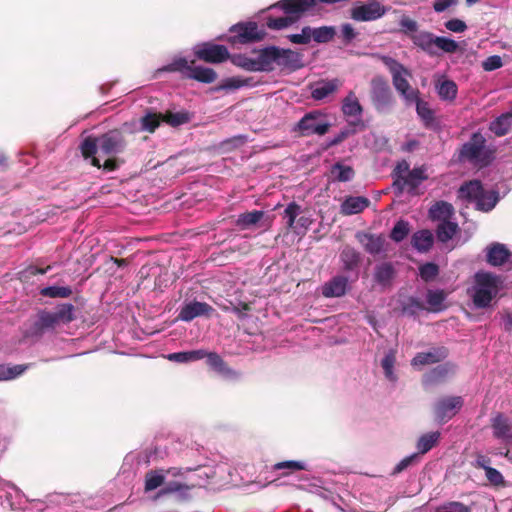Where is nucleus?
Masks as SVG:
<instances>
[{
	"label": "nucleus",
	"mask_w": 512,
	"mask_h": 512,
	"mask_svg": "<svg viewBox=\"0 0 512 512\" xmlns=\"http://www.w3.org/2000/svg\"><path fill=\"white\" fill-rule=\"evenodd\" d=\"M165 357L172 362L189 363L192 361V351L170 353Z\"/></svg>",
	"instance_id": "obj_55"
},
{
	"label": "nucleus",
	"mask_w": 512,
	"mask_h": 512,
	"mask_svg": "<svg viewBox=\"0 0 512 512\" xmlns=\"http://www.w3.org/2000/svg\"><path fill=\"white\" fill-rule=\"evenodd\" d=\"M331 174L334 179L345 182L353 178L354 170L348 165L337 163L332 167Z\"/></svg>",
	"instance_id": "obj_43"
},
{
	"label": "nucleus",
	"mask_w": 512,
	"mask_h": 512,
	"mask_svg": "<svg viewBox=\"0 0 512 512\" xmlns=\"http://www.w3.org/2000/svg\"><path fill=\"white\" fill-rule=\"evenodd\" d=\"M311 224L312 219L310 217L300 216L299 218H297L293 231L298 235L304 234Z\"/></svg>",
	"instance_id": "obj_57"
},
{
	"label": "nucleus",
	"mask_w": 512,
	"mask_h": 512,
	"mask_svg": "<svg viewBox=\"0 0 512 512\" xmlns=\"http://www.w3.org/2000/svg\"><path fill=\"white\" fill-rule=\"evenodd\" d=\"M448 373V368L444 366H439L435 369H433L426 378L427 382H433L436 381L442 377H444Z\"/></svg>",
	"instance_id": "obj_62"
},
{
	"label": "nucleus",
	"mask_w": 512,
	"mask_h": 512,
	"mask_svg": "<svg viewBox=\"0 0 512 512\" xmlns=\"http://www.w3.org/2000/svg\"><path fill=\"white\" fill-rule=\"evenodd\" d=\"M439 438H440V433L437 431L426 433V434L422 435L418 439V442H417V449H418L419 453H421V454L427 453L430 449H432L436 445Z\"/></svg>",
	"instance_id": "obj_37"
},
{
	"label": "nucleus",
	"mask_w": 512,
	"mask_h": 512,
	"mask_svg": "<svg viewBox=\"0 0 512 512\" xmlns=\"http://www.w3.org/2000/svg\"><path fill=\"white\" fill-rule=\"evenodd\" d=\"M459 49V44L448 37L436 36L435 39V55L438 54L439 51L444 53H455Z\"/></svg>",
	"instance_id": "obj_40"
},
{
	"label": "nucleus",
	"mask_w": 512,
	"mask_h": 512,
	"mask_svg": "<svg viewBox=\"0 0 512 512\" xmlns=\"http://www.w3.org/2000/svg\"><path fill=\"white\" fill-rule=\"evenodd\" d=\"M482 66L486 71H493L502 66V59L498 55L490 56L485 61H483Z\"/></svg>",
	"instance_id": "obj_59"
},
{
	"label": "nucleus",
	"mask_w": 512,
	"mask_h": 512,
	"mask_svg": "<svg viewBox=\"0 0 512 512\" xmlns=\"http://www.w3.org/2000/svg\"><path fill=\"white\" fill-rule=\"evenodd\" d=\"M340 86L341 82L338 79L319 81L313 86L312 97L315 100H323L335 93Z\"/></svg>",
	"instance_id": "obj_23"
},
{
	"label": "nucleus",
	"mask_w": 512,
	"mask_h": 512,
	"mask_svg": "<svg viewBox=\"0 0 512 512\" xmlns=\"http://www.w3.org/2000/svg\"><path fill=\"white\" fill-rule=\"evenodd\" d=\"M458 231V225L452 221H444L437 226V238L441 242H447L453 238Z\"/></svg>",
	"instance_id": "obj_36"
},
{
	"label": "nucleus",
	"mask_w": 512,
	"mask_h": 512,
	"mask_svg": "<svg viewBox=\"0 0 512 512\" xmlns=\"http://www.w3.org/2000/svg\"><path fill=\"white\" fill-rule=\"evenodd\" d=\"M438 274V267L433 263H427L420 267V276L428 281L433 279Z\"/></svg>",
	"instance_id": "obj_56"
},
{
	"label": "nucleus",
	"mask_w": 512,
	"mask_h": 512,
	"mask_svg": "<svg viewBox=\"0 0 512 512\" xmlns=\"http://www.w3.org/2000/svg\"><path fill=\"white\" fill-rule=\"evenodd\" d=\"M409 233V225L405 221H398L393 227L390 237L396 241H402Z\"/></svg>",
	"instance_id": "obj_51"
},
{
	"label": "nucleus",
	"mask_w": 512,
	"mask_h": 512,
	"mask_svg": "<svg viewBox=\"0 0 512 512\" xmlns=\"http://www.w3.org/2000/svg\"><path fill=\"white\" fill-rule=\"evenodd\" d=\"M393 275V268L390 264H381L376 268L375 278L380 283L388 282Z\"/></svg>",
	"instance_id": "obj_52"
},
{
	"label": "nucleus",
	"mask_w": 512,
	"mask_h": 512,
	"mask_svg": "<svg viewBox=\"0 0 512 512\" xmlns=\"http://www.w3.org/2000/svg\"><path fill=\"white\" fill-rule=\"evenodd\" d=\"M164 270L165 269L160 265L153 263L142 266L140 268L139 274L140 278L143 280L154 278V286L161 287L164 281H162L160 278Z\"/></svg>",
	"instance_id": "obj_31"
},
{
	"label": "nucleus",
	"mask_w": 512,
	"mask_h": 512,
	"mask_svg": "<svg viewBox=\"0 0 512 512\" xmlns=\"http://www.w3.org/2000/svg\"><path fill=\"white\" fill-rule=\"evenodd\" d=\"M490 129L497 136H503L512 130V112L498 117L490 125Z\"/></svg>",
	"instance_id": "obj_32"
},
{
	"label": "nucleus",
	"mask_w": 512,
	"mask_h": 512,
	"mask_svg": "<svg viewBox=\"0 0 512 512\" xmlns=\"http://www.w3.org/2000/svg\"><path fill=\"white\" fill-rule=\"evenodd\" d=\"M342 112L345 116L360 118L362 106L353 91H350L342 102Z\"/></svg>",
	"instance_id": "obj_28"
},
{
	"label": "nucleus",
	"mask_w": 512,
	"mask_h": 512,
	"mask_svg": "<svg viewBox=\"0 0 512 512\" xmlns=\"http://www.w3.org/2000/svg\"><path fill=\"white\" fill-rule=\"evenodd\" d=\"M435 39L436 36L428 31H419L411 35L414 45L431 56L435 55Z\"/></svg>",
	"instance_id": "obj_24"
},
{
	"label": "nucleus",
	"mask_w": 512,
	"mask_h": 512,
	"mask_svg": "<svg viewBox=\"0 0 512 512\" xmlns=\"http://www.w3.org/2000/svg\"><path fill=\"white\" fill-rule=\"evenodd\" d=\"M335 34V30L332 27H320L312 29V38L319 43H325L330 41Z\"/></svg>",
	"instance_id": "obj_48"
},
{
	"label": "nucleus",
	"mask_w": 512,
	"mask_h": 512,
	"mask_svg": "<svg viewBox=\"0 0 512 512\" xmlns=\"http://www.w3.org/2000/svg\"><path fill=\"white\" fill-rule=\"evenodd\" d=\"M285 17L269 19L267 26L271 29L280 30L290 26L302 13H287Z\"/></svg>",
	"instance_id": "obj_42"
},
{
	"label": "nucleus",
	"mask_w": 512,
	"mask_h": 512,
	"mask_svg": "<svg viewBox=\"0 0 512 512\" xmlns=\"http://www.w3.org/2000/svg\"><path fill=\"white\" fill-rule=\"evenodd\" d=\"M492 154V151L485 147V138L480 133H475L463 145L460 157L474 165L485 166L491 161Z\"/></svg>",
	"instance_id": "obj_6"
},
{
	"label": "nucleus",
	"mask_w": 512,
	"mask_h": 512,
	"mask_svg": "<svg viewBox=\"0 0 512 512\" xmlns=\"http://www.w3.org/2000/svg\"><path fill=\"white\" fill-rule=\"evenodd\" d=\"M195 54L206 62L219 63L229 56L228 50L223 45L204 44L199 46Z\"/></svg>",
	"instance_id": "obj_17"
},
{
	"label": "nucleus",
	"mask_w": 512,
	"mask_h": 512,
	"mask_svg": "<svg viewBox=\"0 0 512 512\" xmlns=\"http://www.w3.org/2000/svg\"><path fill=\"white\" fill-rule=\"evenodd\" d=\"M486 260L491 266L512 268V253L502 243H492L486 247Z\"/></svg>",
	"instance_id": "obj_15"
},
{
	"label": "nucleus",
	"mask_w": 512,
	"mask_h": 512,
	"mask_svg": "<svg viewBox=\"0 0 512 512\" xmlns=\"http://www.w3.org/2000/svg\"><path fill=\"white\" fill-rule=\"evenodd\" d=\"M410 171L411 170H409V164L406 161H402V162L398 163V165L396 166V168L394 170V174H395L394 185L398 187V185L401 184L403 179L406 177V175H408V173Z\"/></svg>",
	"instance_id": "obj_54"
},
{
	"label": "nucleus",
	"mask_w": 512,
	"mask_h": 512,
	"mask_svg": "<svg viewBox=\"0 0 512 512\" xmlns=\"http://www.w3.org/2000/svg\"><path fill=\"white\" fill-rule=\"evenodd\" d=\"M348 288V279L344 276H336L322 287V294L325 297H341Z\"/></svg>",
	"instance_id": "obj_21"
},
{
	"label": "nucleus",
	"mask_w": 512,
	"mask_h": 512,
	"mask_svg": "<svg viewBox=\"0 0 512 512\" xmlns=\"http://www.w3.org/2000/svg\"><path fill=\"white\" fill-rule=\"evenodd\" d=\"M132 133L125 128L112 129L97 137H86L80 150L85 159H91V165L111 172L117 170L124 162L123 155L129 146Z\"/></svg>",
	"instance_id": "obj_1"
},
{
	"label": "nucleus",
	"mask_w": 512,
	"mask_h": 512,
	"mask_svg": "<svg viewBox=\"0 0 512 512\" xmlns=\"http://www.w3.org/2000/svg\"><path fill=\"white\" fill-rule=\"evenodd\" d=\"M274 468L276 470L280 469H290V470H303L305 469V464L299 461H284L277 463Z\"/></svg>",
	"instance_id": "obj_60"
},
{
	"label": "nucleus",
	"mask_w": 512,
	"mask_h": 512,
	"mask_svg": "<svg viewBox=\"0 0 512 512\" xmlns=\"http://www.w3.org/2000/svg\"><path fill=\"white\" fill-rule=\"evenodd\" d=\"M160 72H180L184 77L192 78V66L185 58H176L170 64L157 70Z\"/></svg>",
	"instance_id": "obj_30"
},
{
	"label": "nucleus",
	"mask_w": 512,
	"mask_h": 512,
	"mask_svg": "<svg viewBox=\"0 0 512 512\" xmlns=\"http://www.w3.org/2000/svg\"><path fill=\"white\" fill-rule=\"evenodd\" d=\"M266 60L269 62V71L275 66L295 69L299 67V55L291 50L270 47L265 49Z\"/></svg>",
	"instance_id": "obj_7"
},
{
	"label": "nucleus",
	"mask_w": 512,
	"mask_h": 512,
	"mask_svg": "<svg viewBox=\"0 0 512 512\" xmlns=\"http://www.w3.org/2000/svg\"><path fill=\"white\" fill-rule=\"evenodd\" d=\"M359 242L370 254H378L384 251L386 240L382 235L361 233L357 235Z\"/></svg>",
	"instance_id": "obj_22"
},
{
	"label": "nucleus",
	"mask_w": 512,
	"mask_h": 512,
	"mask_svg": "<svg viewBox=\"0 0 512 512\" xmlns=\"http://www.w3.org/2000/svg\"><path fill=\"white\" fill-rule=\"evenodd\" d=\"M433 244V235L428 230H422L413 235L412 245L420 252L428 251Z\"/></svg>",
	"instance_id": "obj_33"
},
{
	"label": "nucleus",
	"mask_w": 512,
	"mask_h": 512,
	"mask_svg": "<svg viewBox=\"0 0 512 512\" xmlns=\"http://www.w3.org/2000/svg\"><path fill=\"white\" fill-rule=\"evenodd\" d=\"M413 104H416L417 114L424 122L430 123L433 120V111L429 108L428 103L419 99V95H417V101H414Z\"/></svg>",
	"instance_id": "obj_50"
},
{
	"label": "nucleus",
	"mask_w": 512,
	"mask_h": 512,
	"mask_svg": "<svg viewBox=\"0 0 512 512\" xmlns=\"http://www.w3.org/2000/svg\"><path fill=\"white\" fill-rule=\"evenodd\" d=\"M425 179H427L425 169L414 168L406 175L401 184L398 185V189L400 191L407 190L410 193H416L417 188Z\"/></svg>",
	"instance_id": "obj_20"
},
{
	"label": "nucleus",
	"mask_w": 512,
	"mask_h": 512,
	"mask_svg": "<svg viewBox=\"0 0 512 512\" xmlns=\"http://www.w3.org/2000/svg\"><path fill=\"white\" fill-rule=\"evenodd\" d=\"M340 257L344 268L347 270H353L356 268L360 261L359 253L351 247H345L342 250Z\"/></svg>",
	"instance_id": "obj_39"
},
{
	"label": "nucleus",
	"mask_w": 512,
	"mask_h": 512,
	"mask_svg": "<svg viewBox=\"0 0 512 512\" xmlns=\"http://www.w3.org/2000/svg\"><path fill=\"white\" fill-rule=\"evenodd\" d=\"M459 197L474 201L476 208L483 212L492 210L499 201L498 193L495 191H484L480 182L470 181L459 189Z\"/></svg>",
	"instance_id": "obj_5"
},
{
	"label": "nucleus",
	"mask_w": 512,
	"mask_h": 512,
	"mask_svg": "<svg viewBox=\"0 0 512 512\" xmlns=\"http://www.w3.org/2000/svg\"><path fill=\"white\" fill-rule=\"evenodd\" d=\"M162 115L163 122L170 125L171 127H178L190 121V114L186 111H166L165 113H162Z\"/></svg>",
	"instance_id": "obj_35"
},
{
	"label": "nucleus",
	"mask_w": 512,
	"mask_h": 512,
	"mask_svg": "<svg viewBox=\"0 0 512 512\" xmlns=\"http://www.w3.org/2000/svg\"><path fill=\"white\" fill-rule=\"evenodd\" d=\"M330 124L326 122L317 112L306 114L298 123V130L304 136L313 134L324 135L327 133Z\"/></svg>",
	"instance_id": "obj_12"
},
{
	"label": "nucleus",
	"mask_w": 512,
	"mask_h": 512,
	"mask_svg": "<svg viewBox=\"0 0 512 512\" xmlns=\"http://www.w3.org/2000/svg\"><path fill=\"white\" fill-rule=\"evenodd\" d=\"M369 205L365 197H349L341 205V212L345 215L357 214Z\"/></svg>",
	"instance_id": "obj_29"
},
{
	"label": "nucleus",
	"mask_w": 512,
	"mask_h": 512,
	"mask_svg": "<svg viewBox=\"0 0 512 512\" xmlns=\"http://www.w3.org/2000/svg\"><path fill=\"white\" fill-rule=\"evenodd\" d=\"M164 483V475L156 471H150L145 476V490L153 491Z\"/></svg>",
	"instance_id": "obj_47"
},
{
	"label": "nucleus",
	"mask_w": 512,
	"mask_h": 512,
	"mask_svg": "<svg viewBox=\"0 0 512 512\" xmlns=\"http://www.w3.org/2000/svg\"><path fill=\"white\" fill-rule=\"evenodd\" d=\"M57 327L55 319L51 311L40 310L36 319L31 322L29 328L25 332L26 337H41L46 331L53 330Z\"/></svg>",
	"instance_id": "obj_14"
},
{
	"label": "nucleus",
	"mask_w": 512,
	"mask_h": 512,
	"mask_svg": "<svg viewBox=\"0 0 512 512\" xmlns=\"http://www.w3.org/2000/svg\"><path fill=\"white\" fill-rule=\"evenodd\" d=\"M301 212V207L296 203H290L284 210V218L287 220V226L293 230L297 218Z\"/></svg>",
	"instance_id": "obj_49"
},
{
	"label": "nucleus",
	"mask_w": 512,
	"mask_h": 512,
	"mask_svg": "<svg viewBox=\"0 0 512 512\" xmlns=\"http://www.w3.org/2000/svg\"><path fill=\"white\" fill-rule=\"evenodd\" d=\"M387 9L378 0H369L366 3L354 6L351 17L356 21H373L386 13Z\"/></svg>",
	"instance_id": "obj_9"
},
{
	"label": "nucleus",
	"mask_w": 512,
	"mask_h": 512,
	"mask_svg": "<svg viewBox=\"0 0 512 512\" xmlns=\"http://www.w3.org/2000/svg\"><path fill=\"white\" fill-rule=\"evenodd\" d=\"M447 357V350L443 347L432 348L427 352L418 353L411 361L415 368H421L425 365L435 364Z\"/></svg>",
	"instance_id": "obj_18"
},
{
	"label": "nucleus",
	"mask_w": 512,
	"mask_h": 512,
	"mask_svg": "<svg viewBox=\"0 0 512 512\" xmlns=\"http://www.w3.org/2000/svg\"><path fill=\"white\" fill-rule=\"evenodd\" d=\"M232 63L248 71H269V62L266 60L265 49L253 55H234Z\"/></svg>",
	"instance_id": "obj_11"
},
{
	"label": "nucleus",
	"mask_w": 512,
	"mask_h": 512,
	"mask_svg": "<svg viewBox=\"0 0 512 512\" xmlns=\"http://www.w3.org/2000/svg\"><path fill=\"white\" fill-rule=\"evenodd\" d=\"M493 435L507 443H512V422L503 414H497L491 420Z\"/></svg>",
	"instance_id": "obj_19"
},
{
	"label": "nucleus",
	"mask_w": 512,
	"mask_h": 512,
	"mask_svg": "<svg viewBox=\"0 0 512 512\" xmlns=\"http://www.w3.org/2000/svg\"><path fill=\"white\" fill-rule=\"evenodd\" d=\"M371 99L378 111L386 110L392 103V94L387 81L376 76L371 80Z\"/></svg>",
	"instance_id": "obj_8"
},
{
	"label": "nucleus",
	"mask_w": 512,
	"mask_h": 512,
	"mask_svg": "<svg viewBox=\"0 0 512 512\" xmlns=\"http://www.w3.org/2000/svg\"><path fill=\"white\" fill-rule=\"evenodd\" d=\"M485 474H486L487 479L492 484L498 485L503 482V477H502L501 473L492 467L487 468V470H485Z\"/></svg>",
	"instance_id": "obj_64"
},
{
	"label": "nucleus",
	"mask_w": 512,
	"mask_h": 512,
	"mask_svg": "<svg viewBox=\"0 0 512 512\" xmlns=\"http://www.w3.org/2000/svg\"><path fill=\"white\" fill-rule=\"evenodd\" d=\"M444 512H471L470 508L460 502H450L442 507Z\"/></svg>",
	"instance_id": "obj_61"
},
{
	"label": "nucleus",
	"mask_w": 512,
	"mask_h": 512,
	"mask_svg": "<svg viewBox=\"0 0 512 512\" xmlns=\"http://www.w3.org/2000/svg\"><path fill=\"white\" fill-rule=\"evenodd\" d=\"M216 79V73L213 69L202 67V66H194V80L211 83Z\"/></svg>",
	"instance_id": "obj_46"
},
{
	"label": "nucleus",
	"mask_w": 512,
	"mask_h": 512,
	"mask_svg": "<svg viewBox=\"0 0 512 512\" xmlns=\"http://www.w3.org/2000/svg\"><path fill=\"white\" fill-rule=\"evenodd\" d=\"M312 38V29L305 27L299 34H292L289 36L291 42L296 44H307Z\"/></svg>",
	"instance_id": "obj_53"
},
{
	"label": "nucleus",
	"mask_w": 512,
	"mask_h": 512,
	"mask_svg": "<svg viewBox=\"0 0 512 512\" xmlns=\"http://www.w3.org/2000/svg\"><path fill=\"white\" fill-rule=\"evenodd\" d=\"M193 357L194 360L205 359L206 364L218 375L225 379H234L238 376V374L229 368L220 358V356L215 353H206L204 351L194 350Z\"/></svg>",
	"instance_id": "obj_13"
},
{
	"label": "nucleus",
	"mask_w": 512,
	"mask_h": 512,
	"mask_svg": "<svg viewBox=\"0 0 512 512\" xmlns=\"http://www.w3.org/2000/svg\"><path fill=\"white\" fill-rule=\"evenodd\" d=\"M435 87L442 100L452 101L456 98L457 85L452 80L442 76L437 80Z\"/></svg>",
	"instance_id": "obj_27"
},
{
	"label": "nucleus",
	"mask_w": 512,
	"mask_h": 512,
	"mask_svg": "<svg viewBox=\"0 0 512 512\" xmlns=\"http://www.w3.org/2000/svg\"><path fill=\"white\" fill-rule=\"evenodd\" d=\"M244 85H245V82L243 80L236 78V77H232V78L226 79L223 82V84L221 85V88L226 89V90H234V89H238Z\"/></svg>",
	"instance_id": "obj_63"
},
{
	"label": "nucleus",
	"mask_w": 512,
	"mask_h": 512,
	"mask_svg": "<svg viewBox=\"0 0 512 512\" xmlns=\"http://www.w3.org/2000/svg\"><path fill=\"white\" fill-rule=\"evenodd\" d=\"M262 211H251L239 215L236 224L241 229H248L256 225L263 217Z\"/></svg>",
	"instance_id": "obj_38"
},
{
	"label": "nucleus",
	"mask_w": 512,
	"mask_h": 512,
	"mask_svg": "<svg viewBox=\"0 0 512 512\" xmlns=\"http://www.w3.org/2000/svg\"><path fill=\"white\" fill-rule=\"evenodd\" d=\"M429 214L432 220L444 223V221H451L450 219L454 214V208L451 204L440 201L430 208Z\"/></svg>",
	"instance_id": "obj_26"
},
{
	"label": "nucleus",
	"mask_w": 512,
	"mask_h": 512,
	"mask_svg": "<svg viewBox=\"0 0 512 512\" xmlns=\"http://www.w3.org/2000/svg\"><path fill=\"white\" fill-rule=\"evenodd\" d=\"M461 397L454 396L443 398L435 405V416L439 422H446L451 419L462 407Z\"/></svg>",
	"instance_id": "obj_16"
},
{
	"label": "nucleus",
	"mask_w": 512,
	"mask_h": 512,
	"mask_svg": "<svg viewBox=\"0 0 512 512\" xmlns=\"http://www.w3.org/2000/svg\"><path fill=\"white\" fill-rule=\"evenodd\" d=\"M445 27L454 33H462L467 29V25L460 19H451L445 23Z\"/></svg>",
	"instance_id": "obj_58"
},
{
	"label": "nucleus",
	"mask_w": 512,
	"mask_h": 512,
	"mask_svg": "<svg viewBox=\"0 0 512 512\" xmlns=\"http://www.w3.org/2000/svg\"><path fill=\"white\" fill-rule=\"evenodd\" d=\"M444 300L445 294L443 291L436 290L427 293V303L432 311H440L443 308Z\"/></svg>",
	"instance_id": "obj_45"
},
{
	"label": "nucleus",
	"mask_w": 512,
	"mask_h": 512,
	"mask_svg": "<svg viewBox=\"0 0 512 512\" xmlns=\"http://www.w3.org/2000/svg\"><path fill=\"white\" fill-rule=\"evenodd\" d=\"M41 295L50 298H68L72 295V289L68 286H49L41 290Z\"/></svg>",
	"instance_id": "obj_44"
},
{
	"label": "nucleus",
	"mask_w": 512,
	"mask_h": 512,
	"mask_svg": "<svg viewBox=\"0 0 512 512\" xmlns=\"http://www.w3.org/2000/svg\"><path fill=\"white\" fill-rule=\"evenodd\" d=\"M76 308L71 303H62L57 305L55 311L52 312V315L55 319L57 326L61 324L71 323L76 319Z\"/></svg>",
	"instance_id": "obj_25"
},
{
	"label": "nucleus",
	"mask_w": 512,
	"mask_h": 512,
	"mask_svg": "<svg viewBox=\"0 0 512 512\" xmlns=\"http://www.w3.org/2000/svg\"><path fill=\"white\" fill-rule=\"evenodd\" d=\"M161 122H163V115L156 112H148L140 119L141 129L149 133L155 132Z\"/></svg>",
	"instance_id": "obj_34"
},
{
	"label": "nucleus",
	"mask_w": 512,
	"mask_h": 512,
	"mask_svg": "<svg viewBox=\"0 0 512 512\" xmlns=\"http://www.w3.org/2000/svg\"><path fill=\"white\" fill-rule=\"evenodd\" d=\"M230 31L234 33L229 38L231 43H250L261 40L264 33L258 30L255 22L238 23L231 27Z\"/></svg>",
	"instance_id": "obj_10"
},
{
	"label": "nucleus",
	"mask_w": 512,
	"mask_h": 512,
	"mask_svg": "<svg viewBox=\"0 0 512 512\" xmlns=\"http://www.w3.org/2000/svg\"><path fill=\"white\" fill-rule=\"evenodd\" d=\"M396 362V352L390 350L385 357L382 359L381 365L384 370L385 376L388 380L394 382L396 375L394 373V364Z\"/></svg>",
	"instance_id": "obj_41"
},
{
	"label": "nucleus",
	"mask_w": 512,
	"mask_h": 512,
	"mask_svg": "<svg viewBox=\"0 0 512 512\" xmlns=\"http://www.w3.org/2000/svg\"><path fill=\"white\" fill-rule=\"evenodd\" d=\"M379 59L388 68L392 76L393 86L399 95L404 99L406 104L410 105L413 104L414 101H417V95H419V91L413 88L408 81V78L411 77V72L397 60L389 56L382 55L379 56Z\"/></svg>",
	"instance_id": "obj_4"
},
{
	"label": "nucleus",
	"mask_w": 512,
	"mask_h": 512,
	"mask_svg": "<svg viewBox=\"0 0 512 512\" xmlns=\"http://www.w3.org/2000/svg\"><path fill=\"white\" fill-rule=\"evenodd\" d=\"M224 469L216 467L214 461L209 460L202 451L194 454V487L219 489L223 486L221 476Z\"/></svg>",
	"instance_id": "obj_3"
},
{
	"label": "nucleus",
	"mask_w": 512,
	"mask_h": 512,
	"mask_svg": "<svg viewBox=\"0 0 512 512\" xmlns=\"http://www.w3.org/2000/svg\"><path fill=\"white\" fill-rule=\"evenodd\" d=\"M503 288L500 276L487 271H479L472 278L467 290L469 297L476 308H489Z\"/></svg>",
	"instance_id": "obj_2"
}]
</instances>
